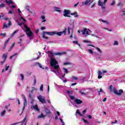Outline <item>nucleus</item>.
I'll use <instances>...</instances> for the list:
<instances>
[{
	"label": "nucleus",
	"mask_w": 125,
	"mask_h": 125,
	"mask_svg": "<svg viewBox=\"0 0 125 125\" xmlns=\"http://www.w3.org/2000/svg\"><path fill=\"white\" fill-rule=\"evenodd\" d=\"M39 29L36 30H35V33H36V34H38V33H39Z\"/></svg>",
	"instance_id": "62"
},
{
	"label": "nucleus",
	"mask_w": 125,
	"mask_h": 125,
	"mask_svg": "<svg viewBox=\"0 0 125 125\" xmlns=\"http://www.w3.org/2000/svg\"><path fill=\"white\" fill-rule=\"evenodd\" d=\"M69 97L71 100H73L74 101V102H71L72 104H73V105H74V106H76V104L80 105V104H82V103H83V101L77 99V98H75V97L73 96L70 95Z\"/></svg>",
	"instance_id": "5"
},
{
	"label": "nucleus",
	"mask_w": 125,
	"mask_h": 125,
	"mask_svg": "<svg viewBox=\"0 0 125 125\" xmlns=\"http://www.w3.org/2000/svg\"><path fill=\"white\" fill-rule=\"evenodd\" d=\"M83 121L84 122V123H85V124H88V125L89 124V123H88V122H87V120H85L84 119H83Z\"/></svg>",
	"instance_id": "41"
},
{
	"label": "nucleus",
	"mask_w": 125,
	"mask_h": 125,
	"mask_svg": "<svg viewBox=\"0 0 125 125\" xmlns=\"http://www.w3.org/2000/svg\"><path fill=\"white\" fill-rule=\"evenodd\" d=\"M84 80H85V77H80L79 79V80L81 81V82H82V83L84 82Z\"/></svg>",
	"instance_id": "24"
},
{
	"label": "nucleus",
	"mask_w": 125,
	"mask_h": 125,
	"mask_svg": "<svg viewBox=\"0 0 125 125\" xmlns=\"http://www.w3.org/2000/svg\"><path fill=\"white\" fill-rule=\"evenodd\" d=\"M100 92H102V93H104V94H105V93H106L103 90H102V88H101L100 89V91H99V95H100Z\"/></svg>",
	"instance_id": "30"
},
{
	"label": "nucleus",
	"mask_w": 125,
	"mask_h": 125,
	"mask_svg": "<svg viewBox=\"0 0 125 125\" xmlns=\"http://www.w3.org/2000/svg\"><path fill=\"white\" fill-rule=\"evenodd\" d=\"M54 10L55 11H56L57 12H61V10L60 9V8L58 7H54Z\"/></svg>",
	"instance_id": "18"
},
{
	"label": "nucleus",
	"mask_w": 125,
	"mask_h": 125,
	"mask_svg": "<svg viewBox=\"0 0 125 125\" xmlns=\"http://www.w3.org/2000/svg\"><path fill=\"white\" fill-rule=\"evenodd\" d=\"M40 91H43V84H42L40 88Z\"/></svg>",
	"instance_id": "33"
},
{
	"label": "nucleus",
	"mask_w": 125,
	"mask_h": 125,
	"mask_svg": "<svg viewBox=\"0 0 125 125\" xmlns=\"http://www.w3.org/2000/svg\"><path fill=\"white\" fill-rule=\"evenodd\" d=\"M11 22L10 21V20H9L8 26H11Z\"/></svg>",
	"instance_id": "63"
},
{
	"label": "nucleus",
	"mask_w": 125,
	"mask_h": 125,
	"mask_svg": "<svg viewBox=\"0 0 125 125\" xmlns=\"http://www.w3.org/2000/svg\"><path fill=\"white\" fill-rule=\"evenodd\" d=\"M114 45H119V42L118 41H115L114 43Z\"/></svg>",
	"instance_id": "42"
},
{
	"label": "nucleus",
	"mask_w": 125,
	"mask_h": 125,
	"mask_svg": "<svg viewBox=\"0 0 125 125\" xmlns=\"http://www.w3.org/2000/svg\"><path fill=\"white\" fill-rule=\"evenodd\" d=\"M41 30H45V27H44V26L42 27Z\"/></svg>",
	"instance_id": "60"
},
{
	"label": "nucleus",
	"mask_w": 125,
	"mask_h": 125,
	"mask_svg": "<svg viewBox=\"0 0 125 125\" xmlns=\"http://www.w3.org/2000/svg\"><path fill=\"white\" fill-rule=\"evenodd\" d=\"M101 0H99L98 2V5H99V6H101L102 9H105V6L106 5L105 3L107 2V0H104L103 3L101 2Z\"/></svg>",
	"instance_id": "9"
},
{
	"label": "nucleus",
	"mask_w": 125,
	"mask_h": 125,
	"mask_svg": "<svg viewBox=\"0 0 125 125\" xmlns=\"http://www.w3.org/2000/svg\"><path fill=\"white\" fill-rule=\"evenodd\" d=\"M18 25L21 27V28H22V30H23L25 33H26V35H27L28 38H31V37L33 36L34 33H33V32H32V31H31V28H28V26L25 24L24 22H22V23L18 22Z\"/></svg>",
	"instance_id": "3"
},
{
	"label": "nucleus",
	"mask_w": 125,
	"mask_h": 125,
	"mask_svg": "<svg viewBox=\"0 0 125 125\" xmlns=\"http://www.w3.org/2000/svg\"><path fill=\"white\" fill-rule=\"evenodd\" d=\"M2 58L4 59V60L6 61L7 58V55L6 54H4L2 57Z\"/></svg>",
	"instance_id": "27"
},
{
	"label": "nucleus",
	"mask_w": 125,
	"mask_h": 125,
	"mask_svg": "<svg viewBox=\"0 0 125 125\" xmlns=\"http://www.w3.org/2000/svg\"><path fill=\"white\" fill-rule=\"evenodd\" d=\"M17 58V53H16L10 57V59H13L14 61L16 60Z\"/></svg>",
	"instance_id": "17"
},
{
	"label": "nucleus",
	"mask_w": 125,
	"mask_h": 125,
	"mask_svg": "<svg viewBox=\"0 0 125 125\" xmlns=\"http://www.w3.org/2000/svg\"><path fill=\"white\" fill-rule=\"evenodd\" d=\"M70 64V62H66L63 63V65H69Z\"/></svg>",
	"instance_id": "47"
},
{
	"label": "nucleus",
	"mask_w": 125,
	"mask_h": 125,
	"mask_svg": "<svg viewBox=\"0 0 125 125\" xmlns=\"http://www.w3.org/2000/svg\"><path fill=\"white\" fill-rule=\"evenodd\" d=\"M6 111L5 110H3L2 112H1V117H3L4 116V114H5Z\"/></svg>",
	"instance_id": "32"
},
{
	"label": "nucleus",
	"mask_w": 125,
	"mask_h": 125,
	"mask_svg": "<svg viewBox=\"0 0 125 125\" xmlns=\"http://www.w3.org/2000/svg\"><path fill=\"white\" fill-rule=\"evenodd\" d=\"M107 100V98H104L103 100V102H105V101H106Z\"/></svg>",
	"instance_id": "61"
},
{
	"label": "nucleus",
	"mask_w": 125,
	"mask_h": 125,
	"mask_svg": "<svg viewBox=\"0 0 125 125\" xmlns=\"http://www.w3.org/2000/svg\"><path fill=\"white\" fill-rule=\"evenodd\" d=\"M72 81H78L79 80L78 78L75 77V76H72L71 78Z\"/></svg>",
	"instance_id": "29"
},
{
	"label": "nucleus",
	"mask_w": 125,
	"mask_h": 125,
	"mask_svg": "<svg viewBox=\"0 0 125 125\" xmlns=\"http://www.w3.org/2000/svg\"><path fill=\"white\" fill-rule=\"evenodd\" d=\"M88 119H92V117L91 116V115H88Z\"/></svg>",
	"instance_id": "64"
},
{
	"label": "nucleus",
	"mask_w": 125,
	"mask_h": 125,
	"mask_svg": "<svg viewBox=\"0 0 125 125\" xmlns=\"http://www.w3.org/2000/svg\"><path fill=\"white\" fill-rule=\"evenodd\" d=\"M48 53L49 54H51V55H58L59 56H61V55H63V54H65V52H57V53H53L51 51H48Z\"/></svg>",
	"instance_id": "10"
},
{
	"label": "nucleus",
	"mask_w": 125,
	"mask_h": 125,
	"mask_svg": "<svg viewBox=\"0 0 125 125\" xmlns=\"http://www.w3.org/2000/svg\"><path fill=\"white\" fill-rule=\"evenodd\" d=\"M73 43H75L76 44H78V41H73Z\"/></svg>",
	"instance_id": "52"
},
{
	"label": "nucleus",
	"mask_w": 125,
	"mask_h": 125,
	"mask_svg": "<svg viewBox=\"0 0 125 125\" xmlns=\"http://www.w3.org/2000/svg\"><path fill=\"white\" fill-rule=\"evenodd\" d=\"M76 113L79 114V115H80V116H82V113H80V110H77Z\"/></svg>",
	"instance_id": "44"
},
{
	"label": "nucleus",
	"mask_w": 125,
	"mask_h": 125,
	"mask_svg": "<svg viewBox=\"0 0 125 125\" xmlns=\"http://www.w3.org/2000/svg\"><path fill=\"white\" fill-rule=\"evenodd\" d=\"M15 7H16V6H15V5L11 6V8H15Z\"/></svg>",
	"instance_id": "55"
},
{
	"label": "nucleus",
	"mask_w": 125,
	"mask_h": 125,
	"mask_svg": "<svg viewBox=\"0 0 125 125\" xmlns=\"http://www.w3.org/2000/svg\"><path fill=\"white\" fill-rule=\"evenodd\" d=\"M31 109H34V110H35V111H37V112H40V109L39 108V106L38 105H32L31 106Z\"/></svg>",
	"instance_id": "15"
},
{
	"label": "nucleus",
	"mask_w": 125,
	"mask_h": 125,
	"mask_svg": "<svg viewBox=\"0 0 125 125\" xmlns=\"http://www.w3.org/2000/svg\"><path fill=\"white\" fill-rule=\"evenodd\" d=\"M8 69H9V65H8L6 67L5 71H7Z\"/></svg>",
	"instance_id": "56"
},
{
	"label": "nucleus",
	"mask_w": 125,
	"mask_h": 125,
	"mask_svg": "<svg viewBox=\"0 0 125 125\" xmlns=\"http://www.w3.org/2000/svg\"><path fill=\"white\" fill-rule=\"evenodd\" d=\"M15 43H13L12 44V45H11V46L10 47V48L9 49V51H11V50H12V49H13V48L14 47V45H15Z\"/></svg>",
	"instance_id": "26"
},
{
	"label": "nucleus",
	"mask_w": 125,
	"mask_h": 125,
	"mask_svg": "<svg viewBox=\"0 0 125 125\" xmlns=\"http://www.w3.org/2000/svg\"><path fill=\"white\" fill-rule=\"evenodd\" d=\"M97 49L98 51H99L100 52V53H101V52H102L101 50L99 48L97 47Z\"/></svg>",
	"instance_id": "51"
},
{
	"label": "nucleus",
	"mask_w": 125,
	"mask_h": 125,
	"mask_svg": "<svg viewBox=\"0 0 125 125\" xmlns=\"http://www.w3.org/2000/svg\"><path fill=\"white\" fill-rule=\"evenodd\" d=\"M8 27V25L5 23H4V25H3V28H7Z\"/></svg>",
	"instance_id": "40"
},
{
	"label": "nucleus",
	"mask_w": 125,
	"mask_h": 125,
	"mask_svg": "<svg viewBox=\"0 0 125 125\" xmlns=\"http://www.w3.org/2000/svg\"><path fill=\"white\" fill-rule=\"evenodd\" d=\"M10 39L9 38L7 40H6L4 43V46L3 47H2L3 49H5L7 45V44H8V42L10 41Z\"/></svg>",
	"instance_id": "16"
},
{
	"label": "nucleus",
	"mask_w": 125,
	"mask_h": 125,
	"mask_svg": "<svg viewBox=\"0 0 125 125\" xmlns=\"http://www.w3.org/2000/svg\"><path fill=\"white\" fill-rule=\"evenodd\" d=\"M102 22H103V23H105V24H106V25H109V21H104V20H101Z\"/></svg>",
	"instance_id": "28"
},
{
	"label": "nucleus",
	"mask_w": 125,
	"mask_h": 125,
	"mask_svg": "<svg viewBox=\"0 0 125 125\" xmlns=\"http://www.w3.org/2000/svg\"><path fill=\"white\" fill-rule=\"evenodd\" d=\"M21 80L23 81L24 80V75H23L22 74H21Z\"/></svg>",
	"instance_id": "45"
},
{
	"label": "nucleus",
	"mask_w": 125,
	"mask_h": 125,
	"mask_svg": "<svg viewBox=\"0 0 125 125\" xmlns=\"http://www.w3.org/2000/svg\"><path fill=\"white\" fill-rule=\"evenodd\" d=\"M45 117V115H44L43 113H41V115H39L38 116V119L44 118Z\"/></svg>",
	"instance_id": "23"
},
{
	"label": "nucleus",
	"mask_w": 125,
	"mask_h": 125,
	"mask_svg": "<svg viewBox=\"0 0 125 125\" xmlns=\"http://www.w3.org/2000/svg\"><path fill=\"white\" fill-rule=\"evenodd\" d=\"M72 92H72V91H67V94H68V95H69V96H70V94H72Z\"/></svg>",
	"instance_id": "43"
},
{
	"label": "nucleus",
	"mask_w": 125,
	"mask_h": 125,
	"mask_svg": "<svg viewBox=\"0 0 125 125\" xmlns=\"http://www.w3.org/2000/svg\"><path fill=\"white\" fill-rule=\"evenodd\" d=\"M104 30H107V31H108L109 32H112V30L109 29V28H104Z\"/></svg>",
	"instance_id": "48"
},
{
	"label": "nucleus",
	"mask_w": 125,
	"mask_h": 125,
	"mask_svg": "<svg viewBox=\"0 0 125 125\" xmlns=\"http://www.w3.org/2000/svg\"><path fill=\"white\" fill-rule=\"evenodd\" d=\"M6 34L5 33H1L0 36H3V37H5Z\"/></svg>",
	"instance_id": "50"
},
{
	"label": "nucleus",
	"mask_w": 125,
	"mask_h": 125,
	"mask_svg": "<svg viewBox=\"0 0 125 125\" xmlns=\"http://www.w3.org/2000/svg\"><path fill=\"white\" fill-rule=\"evenodd\" d=\"M103 74V73L101 71H100V70L98 71V79H102Z\"/></svg>",
	"instance_id": "20"
},
{
	"label": "nucleus",
	"mask_w": 125,
	"mask_h": 125,
	"mask_svg": "<svg viewBox=\"0 0 125 125\" xmlns=\"http://www.w3.org/2000/svg\"><path fill=\"white\" fill-rule=\"evenodd\" d=\"M83 42H87V43H89L90 42V41H86V40H84Z\"/></svg>",
	"instance_id": "54"
},
{
	"label": "nucleus",
	"mask_w": 125,
	"mask_h": 125,
	"mask_svg": "<svg viewBox=\"0 0 125 125\" xmlns=\"http://www.w3.org/2000/svg\"><path fill=\"white\" fill-rule=\"evenodd\" d=\"M63 70L64 72H65L66 74H68V69H67L63 68Z\"/></svg>",
	"instance_id": "39"
},
{
	"label": "nucleus",
	"mask_w": 125,
	"mask_h": 125,
	"mask_svg": "<svg viewBox=\"0 0 125 125\" xmlns=\"http://www.w3.org/2000/svg\"><path fill=\"white\" fill-rule=\"evenodd\" d=\"M81 33L83 34V35H85V37H86L87 36H89V33H91V30L87 29L86 28H84L83 30H81Z\"/></svg>",
	"instance_id": "6"
},
{
	"label": "nucleus",
	"mask_w": 125,
	"mask_h": 125,
	"mask_svg": "<svg viewBox=\"0 0 125 125\" xmlns=\"http://www.w3.org/2000/svg\"><path fill=\"white\" fill-rule=\"evenodd\" d=\"M47 93H49V85H48V88H47Z\"/></svg>",
	"instance_id": "57"
},
{
	"label": "nucleus",
	"mask_w": 125,
	"mask_h": 125,
	"mask_svg": "<svg viewBox=\"0 0 125 125\" xmlns=\"http://www.w3.org/2000/svg\"><path fill=\"white\" fill-rule=\"evenodd\" d=\"M21 97L23 99V106L22 109V113H23V112L25 110V105L27 104V100H26V97L24 96V94L21 95Z\"/></svg>",
	"instance_id": "11"
},
{
	"label": "nucleus",
	"mask_w": 125,
	"mask_h": 125,
	"mask_svg": "<svg viewBox=\"0 0 125 125\" xmlns=\"http://www.w3.org/2000/svg\"><path fill=\"white\" fill-rule=\"evenodd\" d=\"M26 9L30 12V13H33L31 11H30V7L29 6H26Z\"/></svg>",
	"instance_id": "34"
},
{
	"label": "nucleus",
	"mask_w": 125,
	"mask_h": 125,
	"mask_svg": "<svg viewBox=\"0 0 125 125\" xmlns=\"http://www.w3.org/2000/svg\"><path fill=\"white\" fill-rule=\"evenodd\" d=\"M5 5L3 3H1L0 4V8H2V7H5Z\"/></svg>",
	"instance_id": "38"
},
{
	"label": "nucleus",
	"mask_w": 125,
	"mask_h": 125,
	"mask_svg": "<svg viewBox=\"0 0 125 125\" xmlns=\"http://www.w3.org/2000/svg\"><path fill=\"white\" fill-rule=\"evenodd\" d=\"M26 119L27 116H26L25 118H24V119L21 122H19V124H21V125H27V122H26Z\"/></svg>",
	"instance_id": "14"
},
{
	"label": "nucleus",
	"mask_w": 125,
	"mask_h": 125,
	"mask_svg": "<svg viewBox=\"0 0 125 125\" xmlns=\"http://www.w3.org/2000/svg\"><path fill=\"white\" fill-rule=\"evenodd\" d=\"M41 18L43 20L42 22H45V21H46V20H45V17H44V16H42Z\"/></svg>",
	"instance_id": "31"
},
{
	"label": "nucleus",
	"mask_w": 125,
	"mask_h": 125,
	"mask_svg": "<svg viewBox=\"0 0 125 125\" xmlns=\"http://www.w3.org/2000/svg\"><path fill=\"white\" fill-rule=\"evenodd\" d=\"M115 3L116 2L115 1V0H113L112 2L111 3V5H114V4H115Z\"/></svg>",
	"instance_id": "49"
},
{
	"label": "nucleus",
	"mask_w": 125,
	"mask_h": 125,
	"mask_svg": "<svg viewBox=\"0 0 125 125\" xmlns=\"http://www.w3.org/2000/svg\"><path fill=\"white\" fill-rule=\"evenodd\" d=\"M44 111L47 115H48V114H50V110L48 108H47V107H45Z\"/></svg>",
	"instance_id": "19"
},
{
	"label": "nucleus",
	"mask_w": 125,
	"mask_h": 125,
	"mask_svg": "<svg viewBox=\"0 0 125 125\" xmlns=\"http://www.w3.org/2000/svg\"><path fill=\"white\" fill-rule=\"evenodd\" d=\"M18 124H19V123H16L12 124L10 125H18Z\"/></svg>",
	"instance_id": "59"
},
{
	"label": "nucleus",
	"mask_w": 125,
	"mask_h": 125,
	"mask_svg": "<svg viewBox=\"0 0 125 125\" xmlns=\"http://www.w3.org/2000/svg\"><path fill=\"white\" fill-rule=\"evenodd\" d=\"M83 91H84V89L81 90L80 91L81 94H82V95H87L88 93H84L83 92Z\"/></svg>",
	"instance_id": "21"
},
{
	"label": "nucleus",
	"mask_w": 125,
	"mask_h": 125,
	"mask_svg": "<svg viewBox=\"0 0 125 125\" xmlns=\"http://www.w3.org/2000/svg\"><path fill=\"white\" fill-rule=\"evenodd\" d=\"M71 11L67 9H64L63 10V16L64 17H71Z\"/></svg>",
	"instance_id": "8"
},
{
	"label": "nucleus",
	"mask_w": 125,
	"mask_h": 125,
	"mask_svg": "<svg viewBox=\"0 0 125 125\" xmlns=\"http://www.w3.org/2000/svg\"><path fill=\"white\" fill-rule=\"evenodd\" d=\"M109 89L110 92H114V94H116L117 95H122V94L123 92H124L123 89H120L119 92H118L117 88H116L115 86H112V85H110L109 86Z\"/></svg>",
	"instance_id": "4"
},
{
	"label": "nucleus",
	"mask_w": 125,
	"mask_h": 125,
	"mask_svg": "<svg viewBox=\"0 0 125 125\" xmlns=\"http://www.w3.org/2000/svg\"><path fill=\"white\" fill-rule=\"evenodd\" d=\"M50 65H51V66L54 69V70L52 69L51 72H53V73H55L57 76H59V75H60V71H61V70H60V68H59L58 62H57L55 58H51Z\"/></svg>",
	"instance_id": "2"
},
{
	"label": "nucleus",
	"mask_w": 125,
	"mask_h": 125,
	"mask_svg": "<svg viewBox=\"0 0 125 125\" xmlns=\"http://www.w3.org/2000/svg\"><path fill=\"white\" fill-rule=\"evenodd\" d=\"M19 32V30L17 29V30L15 31L11 35V37L12 38V37L14 36V35L16 34V33H18Z\"/></svg>",
	"instance_id": "25"
},
{
	"label": "nucleus",
	"mask_w": 125,
	"mask_h": 125,
	"mask_svg": "<svg viewBox=\"0 0 125 125\" xmlns=\"http://www.w3.org/2000/svg\"><path fill=\"white\" fill-rule=\"evenodd\" d=\"M92 1L93 0H86V1L84 2H82V5H88V4H90V3H92Z\"/></svg>",
	"instance_id": "12"
},
{
	"label": "nucleus",
	"mask_w": 125,
	"mask_h": 125,
	"mask_svg": "<svg viewBox=\"0 0 125 125\" xmlns=\"http://www.w3.org/2000/svg\"><path fill=\"white\" fill-rule=\"evenodd\" d=\"M88 51H89V52H90V53L91 54H92V53H93V52L91 50H90V49H89Z\"/></svg>",
	"instance_id": "53"
},
{
	"label": "nucleus",
	"mask_w": 125,
	"mask_h": 125,
	"mask_svg": "<svg viewBox=\"0 0 125 125\" xmlns=\"http://www.w3.org/2000/svg\"><path fill=\"white\" fill-rule=\"evenodd\" d=\"M18 11L19 12V15L21 18V19H22V20L24 21V22H26V20L25 19H24V18H23L22 17V15H21V13H22V12L21 11V10H20V8L18 9Z\"/></svg>",
	"instance_id": "13"
},
{
	"label": "nucleus",
	"mask_w": 125,
	"mask_h": 125,
	"mask_svg": "<svg viewBox=\"0 0 125 125\" xmlns=\"http://www.w3.org/2000/svg\"><path fill=\"white\" fill-rule=\"evenodd\" d=\"M32 90H31V92H33L34 91H37V90H38V89H37L36 88H35V87H33L32 88Z\"/></svg>",
	"instance_id": "35"
},
{
	"label": "nucleus",
	"mask_w": 125,
	"mask_h": 125,
	"mask_svg": "<svg viewBox=\"0 0 125 125\" xmlns=\"http://www.w3.org/2000/svg\"><path fill=\"white\" fill-rule=\"evenodd\" d=\"M36 83H37V79H36V78H34V84L35 85V84H36Z\"/></svg>",
	"instance_id": "46"
},
{
	"label": "nucleus",
	"mask_w": 125,
	"mask_h": 125,
	"mask_svg": "<svg viewBox=\"0 0 125 125\" xmlns=\"http://www.w3.org/2000/svg\"><path fill=\"white\" fill-rule=\"evenodd\" d=\"M73 31V29L70 28V27H68V29H65L63 31L57 32V31H52V32H43L42 34V38L43 39H45V40H48V37H47L45 35H48V36H54V35H57L60 37L62 35H66V32H68V35H70V31Z\"/></svg>",
	"instance_id": "1"
},
{
	"label": "nucleus",
	"mask_w": 125,
	"mask_h": 125,
	"mask_svg": "<svg viewBox=\"0 0 125 125\" xmlns=\"http://www.w3.org/2000/svg\"><path fill=\"white\" fill-rule=\"evenodd\" d=\"M4 62H5V60H4L3 61H1L0 62V64H1V65H2V64H3Z\"/></svg>",
	"instance_id": "58"
},
{
	"label": "nucleus",
	"mask_w": 125,
	"mask_h": 125,
	"mask_svg": "<svg viewBox=\"0 0 125 125\" xmlns=\"http://www.w3.org/2000/svg\"><path fill=\"white\" fill-rule=\"evenodd\" d=\"M35 65H38V66L40 67V68H42V64L39 62H36Z\"/></svg>",
	"instance_id": "36"
},
{
	"label": "nucleus",
	"mask_w": 125,
	"mask_h": 125,
	"mask_svg": "<svg viewBox=\"0 0 125 125\" xmlns=\"http://www.w3.org/2000/svg\"><path fill=\"white\" fill-rule=\"evenodd\" d=\"M37 98L38 100H39L40 102H41L42 104H45V103H46V102L45 101V98L44 96L40 95L37 96Z\"/></svg>",
	"instance_id": "7"
},
{
	"label": "nucleus",
	"mask_w": 125,
	"mask_h": 125,
	"mask_svg": "<svg viewBox=\"0 0 125 125\" xmlns=\"http://www.w3.org/2000/svg\"><path fill=\"white\" fill-rule=\"evenodd\" d=\"M70 15L74 16L75 18L77 17H79V15H78V13L76 12L73 13H71V14H70Z\"/></svg>",
	"instance_id": "22"
},
{
	"label": "nucleus",
	"mask_w": 125,
	"mask_h": 125,
	"mask_svg": "<svg viewBox=\"0 0 125 125\" xmlns=\"http://www.w3.org/2000/svg\"><path fill=\"white\" fill-rule=\"evenodd\" d=\"M21 42H22V39H20V42H18V44H19V45H20V46L22 45V44L21 43Z\"/></svg>",
	"instance_id": "37"
}]
</instances>
